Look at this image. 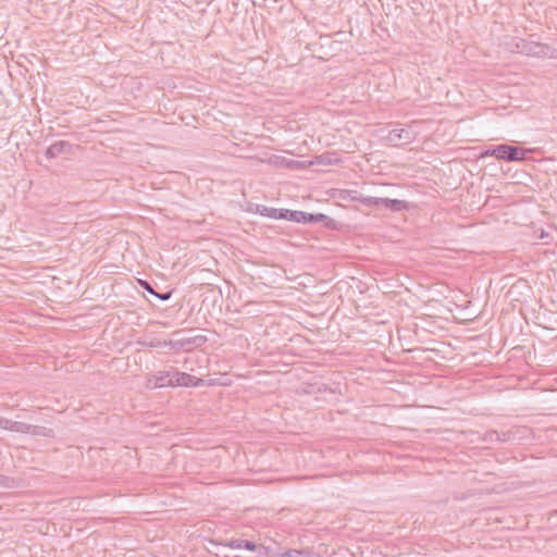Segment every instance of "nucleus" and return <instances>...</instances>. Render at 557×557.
<instances>
[{
	"label": "nucleus",
	"instance_id": "nucleus-1",
	"mask_svg": "<svg viewBox=\"0 0 557 557\" xmlns=\"http://www.w3.org/2000/svg\"><path fill=\"white\" fill-rule=\"evenodd\" d=\"M528 152H530L529 149H522L517 146L500 144L492 146L485 150L482 153V157H495L496 159L504 160L506 162H515L524 160Z\"/></svg>",
	"mask_w": 557,
	"mask_h": 557
},
{
	"label": "nucleus",
	"instance_id": "nucleus-18",
	"mask_svg": "<svg viewBox=\"0 0 557 557\" xmlns=\"http://www.w3.org/2000/svg\"><path fill=\"white\" fill-rule=\"evenodd\" d=\"M207 342V337L203 335H197L193 337V345L194 347H200Z\"/></svg>",
	"mask_w": 557,
	"mask_h": 557
},
{
	"label": "nucleus",
	"instance_id": "nucleus-2",
	"mask_svg": "<svg viewBox=\"0 0 557 557\" xmlns=\"http://www.w3.org/2000/svg\"><path fill=\"white\" fill-rule=\"evenodd\" d=\"M416 134L410 127H395L387 132L383 137L384 141L389 146H403L412 143Z\"/></svg>",
	"mask_w": 557,
	"mask_h": 557
},
{
	"label": "nucleus",
	"instance_id": "nucleus-24",
	"mask_svg": "<svg viewBox=\"0 0 557 557\" xmlns=\"http://www.w3.org/2000/svg\"><path fill=\"white\" fill-rule=\"evenodd\" d=\"M341 199L349 200V197L347 196V194L344 193V190L341 193Z\"/></svg>",
	"mask_w": 557,
	"mask_h": 557
},
{
	"label": "nucleus",
	"instance_id": "nucleus-7",
	"mask_svg": "<svg viewBox=\"0 0 557 557\" xmlns=\"http://www.w3.org/2000/svg\"><path fill=\"white\" fill-rule=\"evenodd\" d=\"M71 150V144L65 140L55 141L50 145L46 150V157L53 159L62 153H66Z\"/></svg>",
	"mask_w": 557,
	"mask_h": 557
},
{
	"label": "nucleus",
	"instance_id": "nucleus-23",
	"mask_svg": "<svg viewBox=\"0 0 557 557\" xmlns=\"http://www.w3.org/2000/svg\"><path fill=\"white\" fill-rule=\"evenodd\" d=\"M158 298H160L161 300H168L171 296V293H164V294H158L156 295Z\"/></svg>",
	"mask_w": 557,
	"mask_h": 557
},
{
	"label": "nucleus",
	"instance_id": "nucleus-19",
	"mask_svg": "<svg viewBox=\"0 0 557 557\" xmlns=\"http://www.w3.org/2000/svg\"><path fill=\"white\" fill-rule=\"evenodd\" d=\"M344 193L347 194V196L349 197V200L360 202L361 195H359L357 191H355V190H344Z\"/></svg>",
	"mask_w": 557,
	"mask_h": 557
},
{
	"label": "nucleus",
	"instance_id": "nucleus-10",
	"mask_svg": "<svg viewBox=\"0 0 557 557\" xmlns=\"http://www.w3.org/2000/svg\"><path fill=\"white\" fill-rule=\"evenodd\" d=\"M174 372H176V369L170 368V370L158 371L154 373V376L157 377L161 387L175 386L174 377L172 376Z\"/></svg>",
	"mask_w": 557,
	"mask_h": 557
},
{
	"label": "nucleus",
	"instance_id": "nucleus-14",
	"mask_svg": "<svg viewBox=\"0 0 557 557\" xmlns=\"http://www.w3.org/2000/svg\"><path fill=\"white\" fill-rule=\"evenodd\" d=\"M529 40L517 38L513 44L512 51L524 54V49H527Z\"/></svg>",
	"mask_w": 557,
	"mask_h": 557
},
{
	"label": "nucleus",
	"instance_id": "nucleus-12",
	"mask_svg": "<svg viewBox=\"0 0 557 557\" xmlns=\"http://www.w3.org/2000/svg\"><path fill=\"white\" fill-rule=\"evenodd\" d=\"M27 434H30L33 436H41V437H53L54 432L52 429L40 426V425H33L29 424V429Z\"/></svg>",
	"mask_w": 557,
	"mask_h": 557
},
{
	"label": "nucleus",
	"instance_id": "nucleus-5",
	"mask_svg": "<svg viewBox=\"0 0 557 557\" xmlns=\"http://www.w3.org/2000/svg\"><path fill=\"white\" fill-rule=\"evenodd\" d=\"M172 376L174 377L175 386L198 387L205 383L202 379L196 377L185 372H180L177 369Z\"/></svg>",
	"mask_w": 557,
	"mask_h": 557
},
{
	"label": "nucleus",
	"instance_id": "nucleus-15",
	"mask_svg": "<svg viewBox=\"0 0 557 557\" xmlns=\"http://www.w3.org/2000/svg\"><path fill=\"white\" fill-rule=\"evenodd\" d=\"M380 199L377 197H360V203H362L366 207H380Z\"/></svg>",
	"mask_w": 557,
	"mask_h": 557
},
{
	"label": "nucleus",
	"instance_id": "nucleus-8",
	"mask_svg": "<svg viewBox=\"0 0 557 557\" xmlns=\"http://www.w3.org/2000/svg\"><path fill=\"white\" fill-rule=\"evenodd\" d=\"M297 218H298L296 220L297 223H305V224L319 223V222H323L324 220L329 219V216L323 213L313 214V213H307L304 211H297Z\"/></svg>",
	"mask_w": 557,
	"mask_h": 557
},
{
	"label": "nucleus",
	"instance_id": "nucleus-17",
	"mask_svg": "<svg viewBox=\"0 0 557 557\" xmlns=\"http://www.w3.org/2000/svg\"><path fill=\"white\" fill-rule=\"evenodd\" d=\"M178 346L182 348L190 349L194 347L193 337L184 338L177 342Z\"/></svg>",
	"mask_w": 557,
	"mask_h": 557
},
{
	"label": "nucleus",
	"instance_id": "nucleus-4",
	"mask_svg": "<svg viewBox=\"0 0 557 557\" xmlns=\"http://www.w3.org/2000/svg\"><path fill=\"white\" fill-rule=\"evenodd\" d=\"M260 212L264 216L276 219V220H287V221L296 222V220L298 219L296 210L263 207Z\"/></svg>",
	"mask_w": 557,
	"mask_h": 557
},
{
	"label": "nucleus",
	"instance_id": "nucleus-6",
	"mask_svg": "<svg viewBox=\"0 0 557 557\" xmlns=\"http://www.w3.org/2000/svg\"><path fill=\"white\" fill-rule=\"evenodd\" d=\"M227 546L231 548H234V549L246 548L251 552L258 550L260 556L268 555V549H269L268 547H265L263 545H257L256 543H253L251 541L239 540V539L230 541Z\"/></svg>",
	"mask_w": 557,
	"mask_h": 557
},
{
	"label": "nucleus",
	"instance_id": "nucleus-25",
	"mask_svg": "<svg viewBox=\"0 0 557 557\" xmlns=\"http://www.w3.org/2000/svg\"><path fill=\"white\" fill-rule=\"evenodd\" d=\"M5 479H7L5 476L0 475V484H3V482H4V480H5Z\"/></svg>",
	"mask_w": 557,
	"mask_h": 557
},
{
	"label": "nucleus",
	"instance_id": "nucleus-16",
	"mask_svg": "<svg viewBox=\"0 0 557 557\" xmlns=\"http://www.w3.org/2000/svg\"><path fill=\"white\" fill-rule=\"evenodd\" d=\"M146 386L151 389L161 387L154 374L148 376Z\"/></svg>",
	"mask_w": 557,
	"mask_h": 557
},
{
	"label": "nucleus",
	"instance_id": "nucleus-26",
	"mask_svg": "<svg viewBox=\"0 0 557 557\" xmlns=\"http://www.w3.org/2000/svg\"><path fill=\"white\" fill-rule=\"evenodd\" d=\"M3 420H4V418L0 417V422H2ZM0 428H2V423H0Z\"/></svg>",
	"mask_w": 557,
	"mask_h": 557
},
{
	"label": "nucleus",
	"instance_id": "nucleus-22",
	"mask_svg": "<svg viewBox=\"0 0 557 557\" xmlns=\"http://www.w3.org/2000/svg\"><path fill=\"white\" fill-rule=\"evenodd\" d=\"M318 163L330 164L332 161L326 154L317 157Z\"/></svg>",
	"mask_w": 557,
	"mask_h": 557
},
{
	"label": "nucleus",
	"instance_id": "nucleus-3",
	"mask_svg": "<svg viewBox=\"0 0 557 557\" xmlns=\"http://www.w3.org/2000/svg\"><path fill=\"white\" fill-rule=\"evenodd\" d=\"M524 54L529 57L555 59L557 58V49L546 44L529 40L528 47L524 49Z\"/></svg>",
	"mask_w": 557,
	"mask_h": 557
},
{
	"label": "nucleus",
	"instance_id": "nucleus-11",
	"mask_svg": "<svg viewBox=\"0 0 557 557\" xmlns=\"http://www.w3.org/2000/svg\"><path fill=\"white\" fill-rule=\"evenodd\" d=\"M381 206H383L384 208H386L391 211H401V210L407 209L406 201L399 200V199L381 198L380 207Z\"/></svg>",
	"mask_w": 557,
	"mask_h": 557
},
{
	"label": "nucleus",
	"instance_id": "nucleus-21",
	"mask_svg": "<svg viewBox=\"0 0 557 557\" xmlns=\"http://www.w3.org/2000/svg\"><path fill=\"white\" fill-rule=\"evenodd\" d=\"M299 555H301L300 550L289 549V550L285 552L284 554H282L281 556L282 557H297Z\"/></svg>",
	"mask_w": 557,
	"mask_h": 557
},
{
	"label": "nucleus",
	"instance_id": "nucleus-9",
	"mask_svg": "<svg viewBox=\"0 0 557 557\" xmlns=\"http://www.w3.org/2000/svg\"><path fill=\"white\" fill-rule=\"evenodd\" d=\"M1 423H2L1 429L16 432V433H22V434H27L28 429H29L28 423H24V422H20V421H12L7 418H4V420Z\"/></svg>",
	"mask_w": 557,
	"mask_h": 557
},
{
	"label": "nucleus",
	"instance_id": "nucleus-20",
	"mask_svg": "<svg viewBox=\"0 0 557 557\" xmlns=\"http://www.w3.org/2000/svg\"><path fill=\"white\" fill-rule=\"evenodd\" d=\"M139 284L148 293H150L152 295H157V293L153 290V288L151 287V285L147 281H140Z\"/></svg>",
	"mask_w": 557,
	"mask_h": 557
},
{
	"label": "nucleus",
	"instance_id": "nucleus-13",
	"mask_svg": "<svg viewBox=\"0 0 557 557\" xmlns=\"http://www.w3.org/2000/svg\"><path fill=\"white\" fill-rule=\"evenodd\" d=\"M485 440L490 442H506L508 440V435L493 430L486 432Z\"/></svg>",
	"mask_w": 557,
	"mask_h": 557
}]
</instances>
